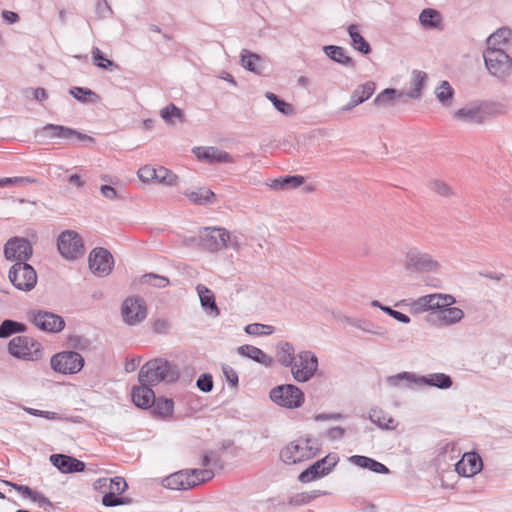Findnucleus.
Returning <instances> with one entry per match:
<instances>
[{
  "label": "nucleus",
  "instance_id": "obj_45",
  "mask_svg": "<svg viewBox=\"0 0 512 512\" xmlns=\"http://www.w3.org/2000/svg\"><path fill=\"white\" fill-rule=\"evenodd\" d=\"M26 326L23 323L13 320H4L0 325V338H7L14 333L25 332Z\"/></svg>",
  "mask_w": 512,
  "mask_h": 512
},
{
  "label": "nucleus",
  "instance_id": "obj_34",
  "mask_svg": "<svg viewBox=\"0 0 512 512\" xmlns=\"http://www.w3.org/2000/svg\"><path fill=\"white\" fill-rule=\"evenodd\" d=\"M323 51L327 57L337 63L348 67L354 66L352 58L346 54V50L343 47L328 45L323 47Z\"/></svg>",
  "mask_w": 512,
  "mask_h": 512
},
{
  "label": "nucleus",
  "instance_id": "obj_55",
  "mask_svg": "<svg viewBox=\"0 0 512 512\" xmlns=\"http://www.w3.org/2000/svg\"><path fill=\"white\" fill-rule=\"evenodd\" d=\"M155 173V167L145 165L138 170L137 175L142 182L150 183L155 181Z\"/></svg>",
  "mask_w": 512,
  "mask_h": 512
},
{
  "label": "nucleus",
  "instance_id": "obj_37",
  "mask_svg": "<svg viewBox=\"0 0 512 512\" xmlns=\"http://www.w3.org/2000/svg\"><path fill=\"white\" fill-rule=\"evenodd\" d=\"M304 183V178L299 175L286 176L284 178L274 179L269 185L274 190H289L297 188Z\"/></svg>",
  "mask_w": 512,
  "mask_h": 512
},
{
  "label": "nucleus",
  "instance_id": "obj_53",
  "mask_svg": "<svg viewBox=\"0 0 512 512\" xmlns=\"http://www.w3.org/2000/svg\"><path fill=\"white\" fill-rule=\"evenodd\" d=\"M142 283L149 284L157 288H164L169 285V280L164 276L150 273L142 276Z\"/></svg>",
  "mask_w": 512,
  "mask_h": 512
},
{
  "label": "nucleus",
  "instance_id": "obj_32",
  "mask_svg": "<svg viewBox=\"0 0 512 512\" xmlns=\"http://www.w3.org/2000/svg\"><path fill=\"white\" fill-rule=\"evenodd\" d=\"M434 94L443 107L449 108L452 106L455 91L448 81H441L435 88Z\"/></svg>",
  "mask_w": 512,
  "mask_h": 512
},
{
  "label": "nucleus",
  "instance_id": "obj_42",
  "mask_svg": "<svg viewBox=\"0 0 512 512\" xmlns=\"http://www.w3.org/2000/svg\"><path fill=\"white\" fill-rule=\"evenodd\" d=\"M189 200L197 205H208L213 203L215 194L210 189L201 188L186 194Z\"/></svg>",
  "mask_w": 512,
  "mask_h": 512
},
{
  "label": "nucleus",
  "instance_id": "obj_28",
  "mask_svg": "<svg viewBox=\"0 0 512 512\" xmlns=\"http://www.w3.org/2000/svg\"><path fill=\"white\" fill-rule=\"evenodd\" d=\"M349 462H351L352 464H354L358 467L368 469L374 473H378V474H388L389 473V469L384 464H382L372 458H369L367 456L353 455L349 458Z\"/></svg>",
  "mask_w": 512,
  "mask_h": 512
},
{
  "label": "nucleus",
  "instance_id": "obj_44",
  "mask_svg": "<svg viewBox=\"0 0 512 512\" xmlns=\"http://www.w3.org/2000/svg\"><path fill=\"white\" fill-rule=\"evenodd\" d=\"M160 115L162 119L168 124H174V120L184 122L183 111L172 103L164 107L161 110Z\"/></svg>",
  "mask_w": 512,
  "mask_h": 512
},
{
  "label": "nucleus",
  "instance_id": "obj_29",
  "mask_svg": "<svg viewBox=\"0 0 512 512\" xmlns=\"http://www.w3.org/2000/svg\"><path fill=\"white\" fill-rule=\"evenodd\" d=\"M512 45V30L506 27L498 29L487 39V46L505 50Z\"/></svg>",
  "mask_w": 512,
  "mask_h": 512
},
{
  "label": "nucleus",
  "instance_id": "obj_58",
  "mask_svg": "<svg viewBox=\"0 0 512 512\" xmlns=\"http://www.w3.org/2000/svg\"><path fill=\"white\" fill-rule=\"evenodd\" d=\"M110 492H114L117 494L123 493L127 488V483L122 477H114L110 479Z\"/></svg>",
  "mask_w": 512,
  "mask_h": 512
},
{
  "label": "nucleus",
  "instance_id": "obj_61",
  "mask_svg": "<svg viewBox=\"0 0 512 512\" xmlns=\"http://www.w3.org/2000/svg\"><path fill=\"white\" fill-rule=\"evenodd\" d=\"M29 499L45 509L52 506L51 501L46 496H44V494L35 490H33Z\"/></svg>",
  "mask_w": 512,
  "mask_h": 512
},
{
  "label": "nucleus",
  "instance_id": "obj_15",
  "mask_svg": "<svg viewBox=\"0 0 512 512\" xmlns=\"http://www.w3.org/2000/svg\"><path fill=\"white\" fill-rule=\"evenodd\" d=\"M58 250L68 260L77 259L84 254L83 241L75 231H64L58 238Z\"/></svg>",
  "mask_w": 512,
  "mask_h": 512
},
{
  "label": "nucleus",
  "instance_id": "obj_41",
  "mask_svg": "<svg viewBox=\"0 0 512 512\" xmlns=\"http://www.w3.org/2000/svg\"><path fill=\"white\" fill-rule=\"evenodd\" d=\"M153 413L161 418H166L172 415L174 409V403L171 399L167 398H155L152 403Z\"/></svg>",
  "mask_w": 512,
  "mask_h": 512
},
{
  "label": "nucleus",
  "instance_id": "obj_47",
  "mask_svg": "<svg viewBox=\"0 0 512 512\" xmlns=\"http://www.w3.org/2000/svg\"><path fill=\"white\" fill-rule=\"evenodd\" d=\"M155 171L156 182L166 186H175L177 184L178 177L165 167L160 166L158 168H155Z\"/></svg>",
  "mask_w": 512,
  "mask_h": 512
},
{
  "label": "nucleus",
  "instance_id": "obj_13",
  "mask_svg": "<svg viewBox=\"0 0 512 512\" xmlns=\"http://www.w3.org/2000/svg\"><path fill=\"white\" fill-rule=\"evenodd\" d=\"M489 116V106L479 102L469 103L453 113L454 120L469 124H483Z\"/></svg>",
  "mask_w": 512,
  "mask_h": 512
},
{
  "label": "nucleus",
  "instance_id": "obj_3",
  "mask_svg": "<svg viewBox=\"0 0 512 512\" xmlns=\"http://www.w3.org/2000/svg\"><path fill=\"white\" fill-rule=\"evenodd\" d=\"M318 452L317 440L300 437L287 444L281 450L280 457L285 464L293 465L315 457Z\"/></svg>",
  "mask_w": 512,
  "mask_h": 512
},
{
  "label": "nucleus",
  "instance_id": "obj_24",
  "mask_svg": "<svg viewBox=\"0 0 512 512\" xmlns=\"http://www.w3.org/2000/svg\"><path fill=\"white\" fill-rule=\"evenodd\" d=\"M375 90V84L373 82H366L359 85L352 93L350 101L342 107V110L349 111L368 100Z\"/></svg>",
  "mask_w": 512,
  "mask_h": 512
},
{
  "label": "nucleus",
  "instance_id": "obj_11",
  "mask_svg": "<svg viewBox=\"0 0 512 512\" xmlns=\"http://www.w3.org/2000/svg\"><path fill=\"white\" fill-rule=\"evenodd\" d=\"M269 396L275 404L288 409L299 408L304 403V393L292 384L274 387Z\"/></svg>",
  "mask_w": 512,
  "mask_h": 512
},
{
  "label": "nucleus",
  "instance_id": "obj_40",
  "mask_svg": "<svg viewBox=\"0 0 512 512\" xmlns=\"http://www.w3.org/2000/svg\"><path fill=\"white\" fill-rule=\"evenodd\" d=\"M419 21L424 28H437L441 23L440 14L434 9H424L419 15Z\"/></svg>",
  "mask_w": 512,
  "mask_h": 512
},
{
  "label": "nucleus",
  "instance_id": "obj_51",
  "mask_svg": "<svg viewBox=\"0 0 512 512\" xmlns=\"http://www.w3.org/2000/svg\"><path fill=\"white\" fill-rule=\"evenodd\" d=\"M325 494H326V492L321 491V490H312L309 492H302V493L295 495L291 499V503L294 505H305V504H308L309 502H311L312 500H314L322 495H325Z\"/></svg>",
  "mask_w": 512,
  "mask_h": 512
},
{
  "label": "nucleus",
  "instance_id": "obj_20",
  "mask_svg": "<svg viewBox=\"0 0 512 512\" xmlns=\"http://www.w3.org/2000/svg\"><path fill=\"white\" fill-rule=\"evenodd\" d=\"M337 462L338 457L336 455H328L301 472L298 479L302 483H308L328 475Z\"/></svg>",
  "mask_w": 512,
  "mask_h": 512
},
{
  "label": "nucleus",
  "instance_id": "obj_9",
  "mask_svg": "<svg viewBox=\"0 0 512 512\" xmlns=\"http://www.w3.org/2000/svg\"><path fill=\"white\" fill-rule=\"evenodd\" d=\"M9 353L18 359L34 361L42 357L39 342L28 336H16L8 344Z\"/></svg>",
  "mask_w": 512,
  "mask_h": 512
},
{
  "label": "nucleus",
  "instance_id": "obj_26",
  "mask_svg": "<svg viewBox=\"0 0 512 512\" xmlns=\"http://www.w3.org/2000/svg\"><path fill=\"white\" fill-rule=\"evenodd\" d=\"M239 355L254 360L255 362L264 365L265 367H271L274 363L272 357L267 355L260 348L252 345H242L237 348Z\"/></svg>",
  "mask_w": 512,
  "mask_h": 512
},
{
  "label": "nucleus",
  "instance_id": "obj_4",
  "mask_svg": "<svg viewBox=\"0 0 512 512\" xmlns=\"http://www.w3.org/2000/svg\"><path fill=\"white\" fill-rule=\"evenodd\" d=\"M214 477L211 469L181 470L166 477L163 485L171 490H188Z\"/></svg>",
  "mask_w": 512,
  "mask_h": 512
},
{
  "label": "nucleus",
  "instance_id": "obj_59",
  "mask_svg": "<svg viewBox=\"0 0 512 512\" xmlns=\"http://www.w3.org/2000/svg\"><path fill=\"white\" fill-rule=\"evenodd\" d=\"M117 493L109 492L105 494L102 498V503L104 506L112 507L117 505L125 504L124 498H120L116 495Z\"/></svg>",
  "mask_w": 512,
  "mask_h": 512
},
{
  "label": "nucleus",
  "instance_id": "obj_8",
  "mask_svg": "<svg viewBox=\"0 0 512 512\" xmlns=\"http://www.w3.org/2000/svg\"><path fill=\"white\" fill-rule=\"evenodd\" d=\"M290 369L297 382H308L318 370V358L312 351H301L297 354Z\"/></svg>",
  "mask_w": 512,
  "mask_h": 512
},
{
  "label": "nucleus",
  "instance_id": "obj_50",
  "mask_svg": "<svg viewBox=\"0 0 512 512\" xmlns=\"http://www.w3.org/2000/svg\"><path fill=\"white\" fill-rule=\"evenodd\" d=\"M244 331L249 335L267 336L273 334L275 328L267 324L251 323L245 326Z\"/></svg>",
  "mask_w": 512,
  "mask_h": 512
},
{
  "label": "nucleus",
  "instance_id": "obj_64",
  "mask_svg": "<svg viewBox=\"0 0 512 512\" xmlns=\"http://www.w3.org/2000/svg\"><path fill=\"white\" fill-rule=\"evenodd\" d=\"M432 190L440 196H448L451 194L450 187L441 181H434L432 183Z\"/></svg>",
  "mask_w": 512,
  "mask_h": 512
},
{
  "label": "nucleus",
  "instance_id": "obj_5",
  "mask_svg": "<svg viewBox=\"0 0 512 512\" xmlns=\"http://www.w3.org/2000/svg\"><path fill=\"white\" fill-rule=\"evenodd\" d=\"M402 380L407 381L408 388H411L412 384H414L416 386L427 385L446 390L453 385L451 377L445 373H431L419 376L413 372H401L388 378L391 386H399Z\"/></svg>",
  "mask_w": 512,
  "mask_h": 512
},
{
  "label": "nucleus",
  "instance_id": "obj_1",
  "mask_svg": "<svg viewBox=\"0 0 512 512\" xmlns=\"http://www.w3.org/2000/svg\"><path fill=\"white\" fill-rule=\"evenodd\" d=\"M229 231L223 227H202L194 237L184 239V244L198 247L210 253L219 252L228 247Z\"/></svg>",
  "mask_w": 512,
  "mask_h": 512
},
{
  "label": "nucleus",
  "instance_id": "obj_39",
  "mask_svg": "<svg viewBox=\"0 0 512 512\" xmlns=\"http://www.w3.org/2000/svg\"><path fill=\"white\" fill-rule=\"evenodd\" d=\"M438 299L435 294H428L419 297L412 302V309L416 312H426L438 308Z\"/></svg>",
  "mask_w": 512,
  "mask_h": 512
},
{
  "label": "nucleus",
  "instance_id": "obj_48",
  "mask_svg": "<svg viewBox=\"0 0 512 512\" xmlns=\"http://www.w3.org/2000/svg\"><path fill=\"white\" fill-rule=\"evenodd\" d=\"M402 96V92H399L393 88H387L377 95V97L374 99V104L377 106L390 105L396 98H400Z\"/></svg>",
  "mask_w": 512,
  "mask_h": 512
},
{
  "label": "nucleus",
  "instance_id": "obj_54",
  "mask_svg": "<svg viewBox=\"0 0 512 512\" xmlns=\"http://www.w3.org/2000/svg\"><path fill=\"white\" fill-rule=\"evenodd\" d=\"M34 182L35 179L30 177H5L1 178V187L9 185L25 186Z\"/></svg>",
  "mask_w": 512,
  "mask_h": 512
},
{
  "label": "nucleus",
  "instance_id": "obj_17",
  "mask_svg": "<svg viewBox=\"0 0 512 512\" xmlns=\"http://www.w3.org/2000/svg\"><path fill=\"white\" fill-rule=\"evenodd\" d=\"M123 321L134 326L141 323L147 316V309L143 299L140 297H128L121 307Z\"/></svg>",
  "mask_w": 512,
  "mask_h": 512
},
{
  "label": "nucleus",
  "instance_id": "obj_16",
  "mask_svg": "<svg viewBox=\"0 0 512 512\" xmlns=\"http://www.w3.org/2000/svg\"><path fill=\"white\" fill-rule=\"evenodd\" d=\"M84 365L83 357L74 351H64L51 358L52 368L62 374H75Z\"/></svg>",
  "mask_w": 512,
  "mask_h": 512
},
{
  "label": "nucleus",
  "instance_id": "obj_36",
  "mask_svg": "<svg viewBox=\"0 0 512 512\" xmlns=\"http://www.w3.org/2000/svg\"><path fill=\"white\" fill-rule=\"evenodd\" d=\"M347 31L351 39V45L354 47V49L360 51L363 54L370 53V45L360 34L358 25L352 24L348 26Z\"/></svg>",
  "mask_w": 512,
  "mask_h": 512
},
{
  "label": "nucleus",
  "instance_id": "obj_23",
  "mask_svg": "<svg viewBox=\"0 0 512 512\" xmlns=\"http://www.w3.org/2000/svg\"><path fill=\"white\" fill-rule=\"evenodd\" d=\"M50 461L62 473L82 472L85 469L82 461L64 454H53Z\"/></svg>",
  "mask_w": 512,
  "mask_h": 512
},
{
  "label": "nucleus",
  "instance_id": "obj_49",
  "mask_svg": "<svg viewBox=\"0 0 512 512\" xmlns=\"http://www.w3.org/2000/svg\"><path fill=\"white\" fill-rule=\"evenodd\" d=\"M69 92L75 99L82 103L95 102L98 99L97 94L88 88L73 87Z\"/></svg>",
  "mask_w": 512,
  "mask_h": 512
},
{
  "label": "nucleus",
  "instance_id": "obj_27",
  "mask_svg": "<svg viewBox=\"0 0 512 512\" xmlns=\"http://www.w3.org/2000/svg\"><path fill=\"white\" fill-rule=\"evenodd\" d=\"M152 385L141 384L132 390V400L139 408L147 409L152 407L155 401L154 391L151 389Z\"/></svg>",
  "mask_w": 512,
  "mask_h": 512
},
{
  "label": "nucleus",
  "instance_id": "obj_57",
  "mask_svg": "<svg viewBox=\"0 0 512 512\" xmlns=\"http://www.w3.org/2000/svg\"><path fill=\"white\" fill-rule=\"evenodd\" d=\"M197 387L203 392H210L213 389V379L210 374H202L197 379Z\"/></svg>",
  "mask_w": 512,
  "mask_h": 512
},
{
  "label": "nucleus",
  "instance_id": "obj_25",
  "mask_svg": "<svg viewBox=\"0 0 512 512\" xmlns=\"http://www.w3.org/2000/svg\"><path fill=\"white\" fill-rule=\"evenodd\" d=\"M196 290L200 299L201 306L205 312L211 317H218L220 315V310L216 305L213 292L202 284L197 285Z\"/></svg>",
  "mask_w": 512,
  "mask_h": 512
},
{
  "label": "nucleus",
  "instance_id": "obj_18",
  "mask_svg": "<svg viewBox=\"0 0 512 512\" xmlns=\"http://www.w3.org/2000/svg\"><path fill=\"white\" fill-rule=\"evenodd\" d=\"M28 318L37 328L45 332L57 333L65 326L61 316L47 311H31L28 313Z\"/></svg>",
  "mask_w": 512,
  "mask_h": 512
},
{
  "label": "nucleus",
  "instance_id": "obj_35",
  "mask_svg": "<svg viewBox=\"0 0 512 512\" xmlns=\"http://www.w3.org/2000/svg\"><path fill=\"white\" fill-rule=\"evenodd\" d=\"M369 418L371 422L382 429L394 430L398 426V422L392 416L381 410L372 409Z\"/></svg>",
  "mask_w": 512,
  "mask_h": 512
},
{
  "label": "nucleus",
  "instance_id": "obj_7",
  "mask_svg": "<svg viewBox=\"0 0 512 512\" xmlns=\"http://www.w3.org/2000/svg\"><path fill=\"white\" fill-rule=\"evenodd\" d=\"M483 57L485 66L491 75L503 79L512 73V58L505 50L487 46Z\"/></svg>",
  "mask_w": 512,
  "mask_h": 512
},
{
  "label": "nucleus",
  "instance_id": "obj_30",
  "mask_svg": "<svg viewBox=\"0 0 512 512\" xmlns=\"http://www.w3.org/2000/svg\"><path fill=\"white\" fill-rule=\"evenodd\" d=\"M241 65L255 74H261L264 70L263 59L247 49H243L240 56Z\"/></svg>",
  "mask_w": 512,
  "mask_h": 512
},
{
  "label": "nucleus",
  "instance_id": "obj_14",
  "mask_svg": "<svg viewBox=\"0 0 512 512\" xmlns=\"http://www.w3.org/2000/svg\"><path fill=\"white\" fill-rule=\"evenodd\" d=\"M38 134L45 139L61 138L70 141L78 142H91L94 143L95 139L89 135L81 133L75 129L55 124H47L42 127Z\"/></svg>",
  "mask_w": 512,
  "mask_h": 512
},
{
  "label": "nucleus",
  "instance_id": "obj_22",
  "mask_svg": "<svg viewBox=\"0 0 512 512\" xmlns=\"http://www.w3.org/2000/svg\"><path fill=\"white\" fill-rule=\"evenodd\" d=\"M199 160L208 163H233V157L226 151L216 147H197L193 150Z\"/></svg>",
  "mask_w": 512,
  "mask_h": 512
},
{
  "label": "nucleus",
  "instance_id": "obj_38",
  "mask_svg": "<svg viewBox=\"0 0 512 512\" xmlns=\"http://www.w3.org/2000/svg\"><path fill=\"white\" fill-rule=\"evenodd\" d=\"M464 312L458 307H447L439 312L438 319L443 325H453L460 322Z\"/></svg>",
  "mask_w": 512,
  "mask_h": 512
},
{
  "label": "nucleus",
  "instance_id": "obj_46",
  "mask_svg": "<svg viewBox=\"0 0 512 512\" xmlns=\"http://www.w3.org/2000/svg\"><path fill=\"white\" fill-rule=\"evenodd\" d=\"M265 97L273 104L277 111L283 115L290 116L294 114V107L292 104L281 100L272 92H266Z\"/></svg>",
  "mask_w": 512,
  "mask_h": 512
},
{
  "label": "nucleus",
  "instance_id": "obj_12",
  "mask_svg": "<svg viewBox=\"0 0 512 512\" xmlns=\"http://www.w3.org/2000/svg\"><path fill=\"white\" fill-rule=\"evenodd\" d=\"M3 252L8 261L27 262L33 255V244L25 237L14 236L4 244Z\"/></svg>",
  "mask_w": 512,
  "mask_h": 512
},
{
  "label": "nucleus",
  "instance_id": "obj_63",
  "mask_svg": "<svg viewBox=\"0 0 512 512\" xmlns=\"http://www.w3.org/2000/svg\"><path fill=\"white\" fill-rule=\"evenodd\" d=\"M228 246L231 247L236 252H240L243 249L242 236L229 232Z\"/></svg>",
  "mask_w": 512,
  "mask_h": 512
},
{
  "label": "nucleus",
  "instance_id": "obj_43",
  "mask_svg": "<svg viewBox=\"0 0 512 512\" xmlns=\"http://www.w3.org/2000/svg\"><path fill=\"white\" fill-rule=\"evenodd\" d=\"M349 323L366 333L376 335L378 337H385L387 334V331L384 328L381 327H375L370 321L364 320V319H354L350 320Z\"/></svg>",
  "mask_w": 512,
  "mask_h": 512
},
{
  "label": "nucleus",
  "instance_id": "obj_31",
  "mask_svg": "<svg viewBox=\"0 0 512 512\" xmlns=\"http://www.w3.org/2000/svg\"><path fill=\"white\" fill-rule=\"evenodd\" d=\"M297 355L294 346L286 341H281L276 346V359L284 367H291Z\"/></svg>",
  "mask_w": 512,
  "mask_h": 512
},
{
  "label": "nucleus",
  "instance_id": "obj_6",
  "mask_svg": "<svg viewBox=\"0 0 512 512\" xmlns=\"http://www.w3.org/2000/svg\"><path fill=\"white\" fill-rule=\"evenodd\" d=\"M403 266L410 272H435L439 269V262L427 251L411 245L405 249Z\"/></svg>",
  "mask_w": 512,
  "mask_h": 512
},
{
  "label": "nucleus",
  "instance_id": "obj_56",
  "mask_svg": "<svg viewBox=\"0 0 512 512\" xmlns=\"http://www.w3.org/2000/svg\"><path fill=\"white\" fill-rule=\"evenodd\" d=\"M95 11L99 18H107L113 14L107 0H98L95 5Z\"/></svg>",
  "mask_w": 512,
  "mask_h": 512
},
{
  "label": "nucleus",
  "instance_id": "obj_60",
  "mask_svg": "<svg viewBox=\"0 0 512 512\" xmlns=\"http://www.w3.org/2000/svg\"><path fill=\"white\" fill-rule=\"evenodd\" d=\"M435 297H439L438 299V310L439 312L442 309H445L455 303V298L450 294H442V293H434Z\"/></svg>",
  "mask_w": 512,
  "mask_h": 512
},
{
  "label": "nucleus",
  "instance_id": "obj_19",
  "mask_svg": "<svg viewBox=\"0 0 512 512\" xmlns=\"http://www.w3.org/2000/svg\"><path fill=\"white\" fill-rule=\"evenodd\" d=\"M114 259L111 253L102 247L94 248L89 255V268L98 277L109 275L113 269Z\"/></svg>",
  "mask_w": 512,
  "mask_h": 512
},
{
  "label": "nucleus",
  "instance_id": "obj_52",
  "mask_svg": "<svg viewBox=\"0 0 512 512\" xmlns=\"http://www.w3.org/2000/svg\"><path fill=\"white\" fill-rule=\"evenodd\" d=\"M92 60H93V63L94 65H96L98 68H101V69H110L112 67H114V63L107 59L103 53L101 52V50L98 48V47H93L92 49Z\"/></svg>",
  "mask_w": 512,
  "mask_h": 512
},
{
  "label": "nucleus",
  "instance_id": "obj_21",
  "mask_svg": "<svg viewBox=\"0 0 512 512\" xmlns=\"http://www.w3.org/2000/svg\"><path fill=\"white\" fill-rule=\"evenodd\" d=\"M483 464L480 456L474 452L465 453L455 464L457 473L464 477H472L482 470Z\"/></svg>",
  "mask_w": 512,
  "mask_h": 512
},
{
  "label": "nucleus",
  "instance_id": "obj_2",
  "mask_svg": "<svg viewBox=\"0 0 512 512\" xmlns=\"http://www.w3.org/2000/svg\"><path fill=\"white\" fill-rule=\"evenodd\" d=\"M178 378L177 369L167 360L156 358L144 364L138 375L139 382L145 385H157L162 381L173 382Z\"/></svg>",
  "mask_w": 512,
  "mask_h": 512
},
{
  "label": "nucleus",
  "instance_id": "obj_10",
  "mask_svg": "<svg viewBox=\"0 0 512 512\" xmlns=\"http://www.w3.org/2000/svg\"><path fill=\"white\" fill-rule=\"evenodd\" d=\"M8 278L16 289L24 292L31 291L37 284V273L27 262L14 263L9 269Z\"/></svg>",
  "mask_w": 512,
  "mask_h": 512
},
{
  "label": "nucleus",
  "instance_id": "obj_33",
  "mask_svg": "<svg viewBox=\"0 0 512 512\" xmlns=\"http://www.w3.org/2000/svg\"><path fill=\"white\" fill-rule=\"evenodd\" d=\"M426 82L427 74L420 70H414L412 72L410 90L406 93V95L412 99L420 98Z\"/></svg>",
  "mask_w": 512,
  "mask_h": 512
},
{
  "label": "nucleus",
  "instance_id": "obj_62",
  "mask_svg": "<svg viewBox=\"0 0 512 512\" xmlns=\"http://www.w3.org/2000/svg\"><path fill=\"white\" fill-rule=\"evenodd\" d=\"M222 372L226 378V380L231 384L232 387H237L238 385V374L237 372L230 366L224 365L222 367Z\"/></svg>",
  "mask_w": 512,
  "mask_h": 512
}]
</instances>
